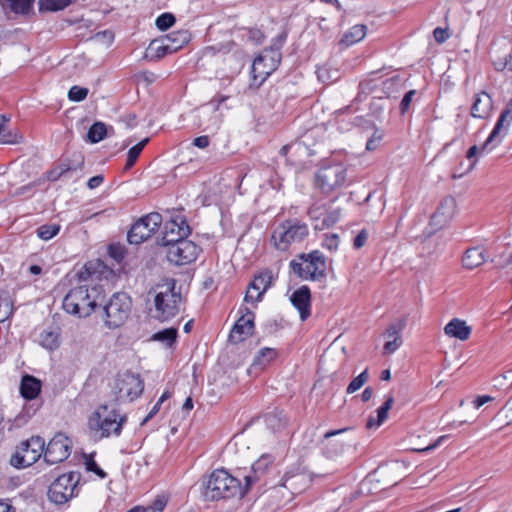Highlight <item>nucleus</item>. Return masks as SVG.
I'll return each instance as SVG.
<instances>
[{
  "mask_svg": "<svg viewBox=\"0 0 512 512\" xmlns=\"http://www.w3.org/2000/svg\"><path fill=\"white\" fill-rule=\"evenodd\" d=\"M190 233V226L184 218L177 217L176 219H171L165 223L162 237L158 241V244L167 248L183 238L188 237Z\"/></svg>",
  "mask_w": 512,
  "mask_h": 512,
  "instance_id": "nucleus-16",
  "label": "nucleus"
},
{
  "mask_svg": "<svg viewBox=\"0 0 512 512\" xmlns=\"http://www.w3.org/2000/svg\"><path fill=\"white\" fill-rule=\"evenodd\" d=\"M149 142V138H145L142 141H140L138 144L132 146L127 155V161L125 165V169H130L134 166L135 162L137 161L140 153L146 146V144Z\"/></svg>",
  "mask_w": 512,
  "mask_h": 512,
  "instance_id": "nucleus-40",
  "label": "nucleus"
},
{
  "mask_svg": "<svg viewBox=\"0 0 512 512\" xmlns=\"http://www.w3.org/2000/svg\"><path fill=\"white\" fill-rule=\"evenodd\" d=\"M433 36H434L435 41L437 43L441 44V43H444L448 39L449 34L447 32V29L437 27L433 31Z\"/></svg>",
  "mask_w": 512,
  "mask_h": 512,
  "instance_id": "nucleus-57",
  "label": "nucleus"
},
{
  "mask_svg": "<svg viewBox=\"0 0 512 512\" xmlns=\"http://www.w3.org/2000/svg\"><path fill=\"white\" fill-rule=\"evenodd\" d=\"M105 300V291L100 285H80L74 287L63 299V309L80 318L90 316L101 307Z\"/></svg>",
  "mask_w": 512,
  "mask_h": 512,
  "instance_id": "nucleus-1",
  "label": "nucleus"
},
{
  "mask_svg": "<svg viewBox=\"0 0 512 512\" xmlns=\"http://www.w3.org/2000/svg\"><path fill=\"white\" fill-rule=\"evenodd\" d=\"M311 482L312 479L306 472L286 473L283 477L282 486L288 489L292 494H299L306 490Z\"/></svg>",
  "mask_w": 512,
  "mask_h": 512,
  "instance_id": "nucleus-24",
  "label": "nucleus"
},
{
  "mask_svg": "<svg viewBox=\"0 0 512 512\" xmlns=\"http://www.w3.org/2000/svg\"><path fill=\"white\" fill-rule=\"evenodd\" d=\"M472 332L471 326L467 325L466 322L459 318L451 319L444 327V333L450 338H455L460 341H466L469 339Z\"/></svg>",
  "mask_w": 512,
  "mask_h": 512,
  "instance_id": "nucleus-26",
  "label": "nucleus"
},
{
  "mask_svg": "<svg viewBox=\"0 0 512 512\" xmlns=\"http://www.w3.org/2000/svg\"><path fill=\"white\" fill-rule=\"evenodd\" d=\"M59 332L56 330H43L39 335V343L48 350H55L59 347Z\"/></svg>",
  "mask_w": 512,
  "mask_h": 512,
  "instance_id": "nucleus-35",
  "label": "nucleus"
},
{
  "mask_svg": "<svg viewBox=\"0 0 512 512\" xmlns=\"http://www.w3.org/2000/svg\"><path fill=\"white\" fill-rule=\"evenodd\" d=\"M290 268L303 280L319 281L326 276V259L324 255L314 250L308 254H300L290 262Z\"/></svg>",
  "mask_w": 512,
  "mask_h": 512,
  "instance_id": "nucleus-6",
  "label": "nucleus"
},
{
  "mask_svg": "<svg viewBox=\"0 0 512 512\" xmlns=\"http://www.w3.org/2000/svg\"><path fill=\"white\" fill-rule=\"evenodd\" d=\"M60 231V225L58 224H45L37 228V235L42 240H50L52 237L57 235Z\"/></svg>",
  "mask_w": 512,
  "mask_h": 512,
  "instance_id": "nucleus-43",
  "label": "nucleus"
},
{
  "mask_svg": "<svg viewBox=\"0 0 512 512\" xmlns=\"http://www.w3.org/2000/svg\"><path fill=\"white\" fill-rule=\"evenodd\" d=\"M447 437L448 436H446V435L440 436L434 443L428 445L425 448L417 449L416 451H418V452H428V451H431V450L435 449L436 447H438L445 439H447Z\"/></svg>",
  "mask_w": 512,
  "mask_h": 512,
  "instance_id": "nucleus-61",
  "label": "nucleus"
},
{
  "mask_svg": "<svg viewBox=\"0 0 512 512\" xmlns=\"http://www.w3.org/2000/svg\"><path fill=\"white\" fill-rule=\"evenodd\" d=\"M71 451V441L63 433H57L44 448V460L47 464H57L66 460Z\"/></svg>",
  "mask_w": 512,
  "mask_h": 512,
  "instance_id": "nucleus-14",
  "label": "nucleus"
},
{
  "mask_svg": "<svg viewBox=\"0 0 512 512\" xmlns=\"http://www.w3.org/2000/svg\"><path fill=\"white\" fill-rule=\"evenodd\" d=\"M273 272L265 269L254 276L253 281L248 285L244 301L247 303L261 302L266 291L272 286Z\"/></svg>",
  "mask_w": 512,
  "mask_h": 512,
  "instance_id": "nucleus-17",
  "label": "nucleus"
},
{
  "mask_svg": "<svg viewBox=\"0 0 512 512\" xmlns=\"http://www.w3.org/2000/svg\"><path fill=\"white\" fill-rule=\"evenodd\" d=\"M480 103V94H475L474 96V103L472 105V108H471V115L475 118H478L480 117V115L477 113L478 112V104Z\"/></svg>",
  "mask_w": 512,
  "mask_h": 512,
  "instance_id": "nucleus-62",
  "label": "nucleus"
},
{
  "mask_svg": "<svg viewBox=\"0 0 512 512\" xmlns=\"http://www.w3.org/2000/svg\"><path fill=\"white\" fill-rule=\"evenodd\" d=\"M368 239V232L366 229L361 230L353 240V246L355 249L362 248Z\"/></svg>",
  "mask_w": 512,
  "mask_h": 512,
  "instance_id": "nucleus-56",
  "label": "nucleus"
},
{
  "mask_svg": "<svg viewBox=\"0 0 512 512\" xmlns=\"http://www.w3.org/2000/svg\"><path fill=\"white\" fill-rule=\"evenodd\" d=\"M273 461V457L269 454L262 455L257 461H255L251 466V471L253 474L244 476L246 487L249 488L250 485L256 482L259 477L266 472Z\"/></svg>",
  "mask_w": 512,
  "mask_h": 512,
  "instance_id": "nucleus-27",
  "label": "nucleus"
},
{
  "mask_svg": "<svg viewBox=\"0 0 512 512\" xmlns=\"http://www.w3.org/2000/svg\"><path fill=\"white\" fill-rule=\"evenodd\" d=\"M349 429V427H346L338 430H331L325 433L322 451L326 457L334 458L341 455L344 452V443L338 440H330V438L341 433H344Z\"/></svg>",
  "mask_w": 512,
  "mask_h": 512,
  "instance_id": "nucleus-25",
  "label": "nucleus"
},
{
  "mask_svg": "<svg viewBox=\"0 0 512 512\" xmlns=\"http://www.w3.org/2000/svg\"><path fill=\"white\" fill-rule=\"evenodd\" d=\"M266 421L272 429H280L287 423V419L282 412L269 414Z\"/></svg>",
  "mask_w": 512,
  "mask_h": 512,
  "instance_id": "nucleus-49",
  "label": "nucleus"
},
{
  "mask_svg": "<svg viewBox=\"0 0 512 512\" xmlns=\"http://www.w3.org/2000/svg\"><path fill=\"white\" fill-rule=\"evenodd\" d=\"M34 0H1L4 9H10L15 14H27Z\"/></svg>",
  "mask_w": 512,
  "mask_h": 512,
  "instance_id": "nucleus-34",
  "label": "nucleus"
},
{
  "mask_svg": "<svg viewBox=\"0 0 512 512\" xmlns=\"http://www.w3.org/2000/svg\"><path fill=\"white\" fill-rule=\"evenodd\" d=\"M177 338V329L176 328H166L155 333L152 336V339L155 341L162 342L166 347H172Z\"/></svg>",
  "mask_w": 512,
  "mask_h": 512,
  "instance_id": "nucleus-37",
  "label": "nucleus"
},
{
  "mask_svg": "<svg viewBox=\"0 0 512 512\" xmlns=\"http://www.w3.org/2000/svg\"><path fill=\"white\" fill-rule=\"evenodd\" d=\"M175 21V16L171 13L166 12L156 18L155 25L159 30L165 31L172 27Z\"/></svg>",
  "mask_w": 512,
  "mask_h": 512,
  "instance_id": "nucleus-46",
  "label": "nucleus"
},
{
  "mask_svg": "<svg viewBox=\"0 0 512 512\" xmlns=\"http://www.w3.org/2000/svg\"><path fill=\"white\" fill-rule=\"evenodd\" d=\"M415 94H416V90H409L407 93H405V95L402 98L401 103H400L401 114H404L409 110L410 104H411Z\"/></svg>",
  "mask_w": 512,
  "mask_h": 512,
  "instance_id": "nucleus-54",
  "label": "nucleus"
},
{
  "mask_svg": "<svg viewBox=\"0 0 512 512\" xmlns=\"http://www.w3.org/2000/svg\"><path fill=\"white\" fill-rule=\"evenodd\" d=\"M463 266L467 269H473L480 265V251L478 248H469L466 250L462 259Z\"/></svg>",
  "mask_w": 512,
  "mask_h": 512,
  "instance_id": "nucleus-39",
  "label": "nucleus"
},
{
  "mask_svg": "<svg viewBox=\"0 0 512 512\" xmlns=\"http://www.w3.org/2000/svg\"><path fill=\"white\" fill-rule=\"evenodd\" d=\"M227 96H217L197 109L199 126L205 125V129L217 130L222 123V114L218 112L219 106L227 100Z\"/></svg>",
  "mask_w": 512,
  "mask_h": 512,
  "instance_id": "nucleus-15",
  "label": "nucleus"
},
{
  "mask_svg": "<svg viewBox=\"0 0 512 512\" xmlns=\"http://www.w3.org/2000/svg\"><path fill=\"white\" fill-rule=\"evenodd\" d=\"M103 181H104V176L99 174V175L91 177L87 182V186L89 189H95L98 186H100L103 183Z\"/></svg>",
  "mask_w": 512,
  "mask_h": 512,
  "instance_id": "nucleus-59",
  "label": "nucleus"
},
{
  "mask_svg": "<svg viewBox=\"0 0 512 512\" xmlns=\"http://www.w3.org/2000/svg\"><path fill=\"white\" fill-rule=\"evenodd\" d=\"M346 180V169L340 164H332L320 168L315 176V185L324 194H329L333 190L344 185Z\"/></svg>",
  "mask_w": 512,
  "mask_h": 512,
  "instance_id": "nucleus-12",
  "label": "nucleus"
},
{
  "mask_svg": "<svg viewBox=\"0 0 512 512\" xmlns=\"http://www.w3.org/2000/svg\"><path fill=\"white\" fill-rule=\"evenodd\" d=\"M457 210L456 200L453 196L442 199L437 210L431 216L430 225L435 229L444 227L455 215Z\"/></svg>",
  "mask_w": 512,
  "mask_h": 512,
  "instance_id": "nucleus-21",
  "label": "nucleus"
},
{
  "mask_svg": "<svg viewBox=\"0 0 512 512\" xmlns=\"http://www.w3.org/2000/svg\"><path fill=\"white\" fill-rule=\"evenodd\" d=\"M367 34V26L364 24H357L351 27L344 33L339 41V45L347 48L353 44L360 42Z\"/></svg>",
  "mask_w": 512,
  "mask_h": 512,
  "instance_id": "nucleus-29",
  "label": "nucleus"
},
{
  "mask_svg": "<svg viewBox=\"0 0 512 512\" xmlns=\"http://www.w3.org/2000/svg\"><path fill=\"white\" fill-rule=\"evenodd\" d=\"M41 391V381L31 375L23 376L20 384L21 395L28 400L35 399Z\"/></svg>",
  "mask_w": 512,
  "mask_h": 512,
  "instance_id": "nucleus-28",
  "label": "nucleus"
},
{
  "mask_svg": "<svg viewBox=\"0 0 512 512\" xmlns=\"http://www.w3.org/2000/svg\"><path fill=\"white\" fill-rule=\"evenodd\" d=\"M477 153H478V147L477 145H473L469 148L466 154V160L467 164L465 166L464 163L460 164L459 169L452 174L453 179H457L462 177L465 173L469 172L476 164L477 162Z\"/></svg>",
  "mask_w": 512,
  "mask_h": 512,
  "instance_id": "nucleus-33",
  "label": "nucleus"
},
{
  "mask_svg": "<svg viewBox=\"0 0 512 512\" xmlns=\"http://www.w3.org/2000/svg\"><path fill=\"white\" fill-rule=\"evenodd\" d=\"M127 422V415L121 414L117 404H101L88 419L89 429L100 438L118 437Z\"/></svg>",
  "mask_w": 512,
  "mask_h": 512,
  "instance_id": "nucleus-3",
  "label": "nucleus"
},
{
  "mask_svg": "<svg viewBox=\"0 0 512 512\" xmlns=\"http://www.w3.org/2000/svg\"><path fill=\"white\" fill-rule=\"evenodd\" d=\"M71 4V0H39V9L45 11L63 10Z\"/></svg>",
  "mask_w": 512,
  "mask_h": 512,
  "instance_id": "nucleus-41",
  "label": "nucleus"
},
{
  "mask_svg": "<svg viewBox=\"0 0 512 512\" xmlns=\"http://www.w3.org/2000/svg\"><path fill=\"white\" fill-rule=\"evenodd\" d=\"M153 297L154 307L150 308L151 316L161 322L168 321L179 312L181 294L175 291V281L160 284L148 292Z\"/></svg>",
  "mask_w": 512,
  "mask_h": 512,
  "instance_id": "nucleus-4",
  "label": "nucleus"
},
{
  "mask_svg": "<svg viewBox=\"0 0 512 512\" xmlns=\"http://www.w3.org/2000/svg\"><path fill=\"white\" fill-rule=\"evenodd\" d=\"M165 505L166 501L159 497L153 502L151 506L142 509L141 512H162Z\"/></svg>",
  "mask_w": 512,
  "mask_h": 512,
  "instance_id": "nucleus-55",
  "label": "nucleus"
},
{
  "mask_svg": "<svg viewBox=\"0 0 512 512\" xmlns=\"http://www.w3.org/2000/svg\"><path fill=\"white\" fill-rule=\"evenodd\" d=\"M241 317L234 324L229 340L233 343L242 342L253 334L255 314L245 306L239 308Z\"/></svg>",
  "mask_w": 512,
  "mask_h": 512,
  "instance_id": "nucleus-19",
  "label": "nucleus"
},
{
  "mask_svg": "<svg viewBox=\"0 0 512 512\" xmlns=\"http://www.w3.org/2000/svg\"><path fill=\"white\" fill-rule=\"evenodd\" d=\"M369 379L368 370L365 369L357 377H355L348 385L346 392L352 394L359 390Z\"/></svg>",
  "mask_w": 512,
  "mask_h": 512,
  "instance_id": "nucleus-44",
  "label": "nucleus"
},
{
  "mask_svg": "<svg viewBox=\"0 0 512 512\" xmlns=\"http://www.w3.org/2000/svg\"><path fill=\"white\" fill-rule=\"evenodd\" d=\"M373 396V389L371 387H366L361 394L362 401L367 402Z\"/></svg>",
  "mask_w": 512,
  "mask_h": 512,
  "instance_id": "nucleus-64",
  "label": "nucleus"
},
{
  "mask_svg": "<svg viewBox=\"0 0 512 512\" xmlns=\"http://www.w3.org/2000/svg\"><path fill=\"white\" fill-rule=\"evenodd\" d=\"M203 488V497L207 501L241 498L248 490L246 485L242 486L240 481L225 469L214 470L203 482Z\"/></svg>",
  "mask_w": 512,
  "mask_h": 512,
  "instance_id": "nucleus-2",
  "label": "nucleus"
},
{
  "mask_svg": "<svg viewBox=\"0 0 512 512\" xmlns=\"http://www.w3.org/2000/svg\"><path fill=\"white\" fill-rule=\"evenodd\" d=\"M209 143H210L209 137L206 135L196 137L193 140V145L198 148H201V149L208 147Z\"/></svg>",
  "mask_w": 512,
  "mask_h": 512,
  "instance_id": "nucleus-60",
  "label": "nucleus"
},
{
  "mask_svg": "<svg viewBox=\"0 0 512 512\" xmlns=\"http://www.w3.org/2000/svg\"><path fill=\"white\" fill-rule=\"evenodd\" d=\"M108 254L111 258H113L117 263H121L125 257L126 250L120 244H111L108 247Z\"/></svg>",
  "mask_w": 512,
  "mask_h": 512,
  "instance_id": "nucleus-50",
  "label": "nucleus"
},
{
  "mask_svg": "<svg viewBox=\"0 0 512 512\" xmlns=\"http://www.w3.org/2000/svg\"><path fill=\"white\" fill-rule=\"evenodd\" d=\"M84 166V156L81 153H74L69 158L61 159L55 166L46 173L49 181L55 182L72 171H80Z\"/></svg>",
  "mask_w": 512,
  "mask_h": 512,
  "instance_id": "nucleus-20",
  "label": "nucleus"
},
{
  "mask_svg": "<svg viewBox=\"0 0 512 512\" xmlns=\"http://www.w3.org/2000/svg\"><path fill=\"white\" fill-rule=\"evenodd\" d=\"M45 441L40 436H32L24 440L12 455L10 463L15 468H25L33 465L44 454Z\"/></svg>",
  "mask_w": 512,
  "mask_h": 512,
  "instance_id": "nucleus-9",
  "label": "nucleus"
},
{
  "mask_svg": "<svg viewBox=\"0 0 512 512\" xmlns=\"http://www.w3.org/2000/svg\"><path fill=\"white\" fill-rule=\"evenodd\" d=\"M80 480L79 472H69L55 479L48 489V498L56 505L67 503L75 496L77 484Z\"/></svg>",
  "mask_w": 512,
  "mask_h": 512,
  "instance_id": "nucleus-10",
  "label": "nucleus"
},
{
  "mask_svg": "<svg viewBox=\"0 0 512 512\" xmlns=\"http://www.w3.org/2000/svg\"><path fill=\"white\" fill-rule=\"evenodd\" d=\"M292 305L299 311L300 319L305 321L310 316L311 291L308 286L303 285L295 290L291 296Z\"/></svg>",
  "mask_w": 512,
  "mask_h": 512,
  "instance_id": "nucleus-23",
  "label": "nucleus"
},
{
  "mask_svg": "<svg viewBox=\"0 0 512 512\" xmlns=\"http://www.w3.org/2000/svg\"><path fill=\"white\" fill-rule=\"evenodd\" d=\"M308 235V227L297 219L285 220L279 224L272 233V240L276 249L285 251L289 245L301 242Z\"/></svg>",
  "mask_w": 512,
  "mask_h": 512,
  "instance_id": "nucleus-8",
  "label": "nucleus"
},
{
  "mask_svg": "<svg viewBox=\"0 0 512 512\" xmlns=\"http://www.w3.org/2000/svg\"><path fill=\"white\" fill-rule=\"evenodd\" d=\"M401 340L388 339L384 344V352L387 354L394 353L401 345Z\"/></svg>",
  "mask_w": 512,
  "mask_h": 512,
  "instance_id": "nucleus-58",
  "label": "nucleus"
},
{
  "mask_svg": "<svg viewBox=\"0 0 512 512\" xmlns=\"http://www.w3.org/2000/svg\"><path fill=\"white\" fill-rule=\"evenodd\" d=\"M101 319L108 329L121 327L129 318L132 310V299L125 292L114 293L106 303L98 307Z\"/></svg>",
  "mask_w": 512,
  "mask_h": 512,
  "instance_id": "nucleus-5",
  "label": "nucleus"
},
{
  "mask_svg": "<svg viewBox=\"0 0 512 512\" xmlns=\"http://www.w3.org/2000/svg\"><path fill=\"white\" fill-rule=\"evenodd\" d=\"M383 137H384V132L380 129H376L374 131L372 137L367 141L366 149L368 151H374L378 147V145H379L380 141L383 139Z\"/></svg>",
  "mask_w": 512,
  "mask_h": 512,
  "instance_id": "nucleus-52",
  "label": "nucleus"
},
{
  "mask_svg": "<svg viewBox=\"0 0 512 512\" xmlns=\"http://www.w3.org/2000/svg\"><path fill=\"white\" fill-rule=\"evenodd\" d=\"M163 39L166 41L167 44H169V46L174 48L173 53H175L189 42L190 37L187 31L182 30L172 32L163 37Z\"/></svg>",
  "mask_w": 512,
  "mask_h": 512,
  "instance_id": "nucleus-32",
  "label": "nucleus"
},
{
  "mask_svg": "<svg viewBox=\"0 0 512 512\" xmlns=\"http://www.w3.org/2000/svg\"><path fill=\"white\" fill-rule=\"evenodd\" d=\"M86 469L90 472H94L96 475H98L100 478L104 479L107 474L104 472L98 464L95 462V460L92 457L87 458L86 460Z\"/></svg>",
  "mask_w": 512,
  "mask_h": 512,
  "instance_id": "nucleus-53",
  "label": "nucleus"
},
{
  "mask_svg": "<svg viewBox=\"0 0 512 512\" xmlns=\"http://www.w3.org/2000/svg\"><path fill=\"white\" fill-rule=\"evenodd\" d=\"M277 353L272 348H262L259 353L254 357L251 368H264L267 364H269L275 357Z\"/></svg>",
  "mask_w": 512,
  "mask_h": 512,
  "instance_id": "nucleus-36",
  "label": "nucleus"
},
{
  "mask_svg": "<svg viewBox=\"0 0 512 512\" xmlns=\"http://www.w3.org/2000/svg\"><path fill=\"white\" fill-rule=\"evenodd\" d=\"M406 326V318L400 319L398 322L391 324L386 332L385 336L388 339H396L401 340L400 332L405 328Z\"/></svg>",
  "mask_w": 512,
  "mask_h": 512,
  "instance_id": "nucleus-45",
  "label": "nucleus"
},
{
  "mask_svg": "<svg viewBox=\"0 0 512 512\" xmlns=\"http://www.w3.org/2000/svg\"><path fill=\"white\" fill-rule=\"evenodd\" d=\"M338 212H331L328 213L327 210L325 211V214L323 215L320 223H315L314 228L317 230H323L325 228L331 227L334 225L338 220Z\"/></svg>",
  "mask_w": 512,
  "mask_h": 512,
  "instance_id": "nucleus-47",
  "label": "nucleus"
},
{
  "mask_svg": "<svg viewBox=\"0 0 512 512\" xmlns=\"http://www.w3.org/2000/svg\"><path fill=\"white\" fill-rule=\"evenodd\" d=\"M13 314V302L8 294L0 295V322L9 319Z\"/></svg>",
  "mask_w": 512,
  "mask_h": 512,
  "instance_id": "nucleus-42",
  "label": "nucleus"
},
{
  "mask_svg": "<svg viewBox=\"0 0 512 512\" xmlns=\"http://www.w3.org/2000/svg\"><path fill=\"white\" fill-rule=\"evenodd\" d=\"M118 389L121 395H126L133 400L142 394L144 383L139 375L127 373L118 381Z\"/></svg>",
  "mask_w": 512,
  "mask_h": 512,
  "instance_id": "nucleus-22",
  "label": "nucleus"
},
{
  "mask_svg": "<svg viewBox=\"0 0 512 512\" xmlns=\"http://www.w3.org/2000/svg\"><path fill=\"white\" fill-rule=\"evenodd\" d=\"M107 135V127L103 122H95L88 130L87 138L90 143H98Z\"/></svg>",
  "mask_w": 512,
  "mask_h": 512,
  "instance_id": "nucleus-38",
  "label": "nucleus"
},
{
  "mask_svg": "<svg viewBox=\"0 0 512 512\" xmlns=\"http://www.w3.org/2000/svg\"><path fill=\"white\" fill-rule=\"evenodd\" d=\"M162 224V216L158 212H151L135 221L127 233L130 244H141L151 237Z\"/></svg>",
  "mask_w": 512,
  "mask_h": 512,
  "instance_id": "nucleus-11",
  "label": "nucleus"
},
{
  "mask_svg": "<svg viewBox=\"0 0 512 512\" xmlns=\"http://www.w3.org/2000/svg\"><path fill=\"white\" fill-rule=\"evenodd\" d=\"M393 403H394L393 396L388 395L386 397L385 402L376 411L377 418H374L373 416H369L367 423H366V428L372 429V428H377L380 425H382L385 422V420L387 419L388 412L392 408Z\"/></svg>",
  "mask_w": 512,
  "mask_h": 512,
  "instance_id": "nucleus-30",
  "label": "nucleus"
},
{
  "mask_svg": "<svg viewBox=\"0 0 512 512\" xmlns=\"http://www.w3.org/2000/svg\"><path fill=\"white\" fill-rule=\"evenodd\" d=\"M326 207L324 205H313L308 210V216L315 223H320L323 215L325 214Z\"/></svg>",
  "mask_w": 512,
  "mask_h": 512,
  "instance_id": "nucleus-51",
  "label": "nucleus"
},
{
  "mask_svg": "<svg viewBox=\"0 0 512 512\" xmlns=\"http://www.w3.org/2000/svg\"><path fill=\"white\" fill-rule=\"evenodd\" d=\"M96 38H103L107 43H111L113 41V34L112 32L105 30L103 32H99L96 34Z\"/></svg>",
  "mask_w": 512,
  "mask_h": 512,
  "instance_id": "nucleus-63",
  "label": "nucleus"
},
{
  "mask_svg": "<svg viewBox=\"0 0 512 512\" xmlns=\"http://www.w3.org/2000/svg\"><path fill=\"white\" fill-rule=\"evenodd\" d=\"M200 251L197 244L185 237L167 247L166 257L170 263L182 266L194 262Z\"/></svg>",
  "mask_w": 512,
  "mask_h": 512,
  "instance_id": "nucleus-13",
  "label": "nucleus"
},
{
  "mask_svg": "<svg viewBox=\"0 0 512 512\" xmlns=\"http://www.w3.org/2000/svg\"><path fill=\"white\" fill-rule=\"evenodd\" d=\"M512 121V98L506 105L505 109L502 111L500 117L498 118L492 132L486 139V141L482 144L483 150H492L495 146L499 145L505 136L508 127Z\"/></svg>",
  "mask_w": 512,
  "mask_h": 512,
  "instance_id": "nucleus-18",
  "label": "nucleus"
},
{
  "mask_svg": "<svg viewBox=\"0 0 512 512\" xmlns=\"http://www.w3.org/2000/svg\"><path fill=\"white\" fill-rule=\"evenodd\" d=\"M89 90L85 87L81 86H72L68 91V99L73 102L83 101L87 95Z\"/></svg>",
  "mask_w": 512,
  "mask_h": 512,
  "instance_id": "nucleus-48",
  "label": "nucleus"
},
{
  "mask_svg": "<svg viewBox=\"0 0 512 512\" xmlns=\"http://www.w3.org/2000/svg\"><path fill=\"white\" fill-rule=\"evenodd\" d=\"M173 49L174 48L169 46L163 38L155 39L149 44L145 56L151 60L160 59L167 54H172Z\"/></svg>",
  "mask_w": 512,
  "mask_h": 512,
  "instance_id": "nucleus-31",
  "label": "nucleus"
},
{
  "mask_svg": "<svg viewBox=\"0 0 512 512\" xmlns=\"http://www.w3.org/2000/svg\"><path fill=\"white\" fill-rule=\"evenodd\" d=\"M287 33L284 31L274 40L269 50L256 57L252 64V74L254 80L260 78L262 83L278 66L281 60L280 49L285 43Z\"/></svg>",
  "mask_w": 512,
  "mask_h": 512,
  "instance_id": "nucleus-7",
  "label": "nucleus"
}]
</instances>
